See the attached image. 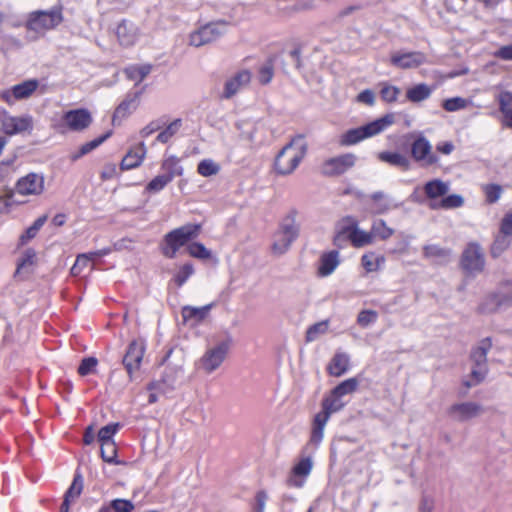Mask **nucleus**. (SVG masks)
Here are the masks:
<instances>
[{"instance_id": "obj_1", "label": "nucleus", "mask_w": 512, "mask_h": 512, "mask_svg": "<svg viewBox=\"0 0 512 512\" xmlns=\"http://www.w3.org/2000/svg\"><path fill=\"white\" fill-rule=\"evenodd\" d=\"M307 153V143L303 136H295L275 156L273 169L277 175L292 174Z\"/></svg>"}, {"instance_id": "obj_2", "label": "nucleus", "mask_w": 512, "mask_h": 512, "mask_svg": "<svg viewBox=\"0 0 512 512\" xmlns=\"http://www.w3.org/2000/svg\"><path fill=\"white\" fill-rule=\"evenodd\" d=\"M395 121L393 114H386L370 123L363 126L349 129L344 132L339 138L341 146H352L359 142L379 135L388 129Z\"/></svg>"}, {"instance_id": "obj_3", "label": "nucleus", "mask_w": 512, "mask_h": 512, "mask_svg": "<svg viewBox=\"0 0 512 512\" xmlns=\"http://www.w3.org/2000/svg\"><path fill=\"white\" fill-rule=\"evenodd\" d=\"M201 224L188 223L179 228L173 229L164 236L161 244L162 254L170 259L176 257L179 249L197 238L201 232Z\"/></svg>"}, {"instance_id": "obj_4", "label": "nucleus", "mask_w": 512, "mask_h": 512, "mask_svg": "<svg viewBox=\"0 0 512 512\" xmlns=\"http://www.w3.org/2000/svg\"><path fill=\"white\" fill-rule=\"evenodd\" d=\"M231 346L232 340L230 338L207 346L203 355L196 361V368L205 374L215 372L227 359Z\"/></svg>"}, {"instance_id": "obj_5", "label": "nucleus", "mask_w": 512, "mask_h": 512, "mask_svg": "<svg viewBox=\"0 0 512 512\" xmlns=\"http://www.w3.org/2000/svg\"><path fill=\"white\" fill-rule=\"evenodd\" d=\"M492 347V339L486 337L478 342L472 349L470 359L473 363L470 376L464 381L467 388L473 387L481 383L488 372L487 353Z\"/></svg>"}, {"instance_id": "obj_6", "label": "nucleus", "mask_w": 512, "mask_h": 512, "mask_svg": "<svg viewBox=\"0 0 512 512\" xmlns=\"http://www.w3.org/2000/svg\"><path fill=\"white\" fill-rule=\"evenodd\" d=\"M63 20L60 10L50 11H36L30 14L26 23L28 31L35 33V36L29 37L30 40H35L43 36L47 31L57 27Z\"/></svg>"}, {"instance_id": "obj_7", "label": "nucleus", "mask_w": 512, "mask_h": 512, "mask_svg": "<svg viewBox=\"0 0 512 512\" xmlns=\"http://www.w3.org/2000/svg\"><path fill=\"white\" fill-rule=\"evenodd\" d=\"M345 238H347L355 248H361L374 243L371 230L365 231L361 229L358 225V221L353 217L343 219V225L335 235L334 243L339 245V242Z\"/></svg>"}, {"instance_id": "obj_8", "label": "nucleus", "mask_w": 512, "mask_h": 512, "mask_svg": "<svg viewBox=\"0 0 512 512\" xmlns=\"http://www.w3.org/2000/svg\"><path fill=\"white\" fill-rule=\"evenodd\" d=\"M226 21H215L207 23L189 35V44L194 47H201L212 43L224 35L227 31Z\"/></svg>"}, {"instance_id": "obj_9", "label": "nucleus", "mask_w": 512, "mask_h": 512, "mask_svg": "<svg viewBox=\"0 0 512 512\" xmlns=\"http://www.w3.org/2000/svg\"><path fill=\"white\" fill-rule=\"evenodd\" d=\"M512 306V288H503L497 292L487 294L479 303L478 311L481 314L502 312Z\"/></svg>"}, {"instance_id": "obj_10", "label": "nucleus", "mask_w": 512, "mask_h": 512, "mask_svg": "<svg viewBox=\"0 0 512 512\" xmlns=\"http://www.w3.org/2000/svg\"><path fill=\"white\" fill-rule=\"evenodd\" d=\"M0 129L6 136H14L33 129V118L30 115L13 116L6 111L0 114Z\"/></svg>"}, {"instance_id": "obj_11", "label": "nucleus", "mask_w": 512, "mask_h": 512, "mask_svg": "<svg viewBox=\"0 0 512 512\" xmlns=\"http://www.w3.org/2000/svg\"><path fill=\"white\" fill-rule=\"evenodd\" d=\"M92 123V115L85 108L66 111L61 119L60 126L69 131L81 132L86 130Z\"/></svg>"}, {"instance_id": "obj_12", "label": "nucleus", "mask_w": 512, "mask_h": 512, "mask_svg": "<svg viewBox=\"0 0 512 512\" xmlns=\"http://www.w3.org/2000/svg\"><path fill=\"white\" fill-rule=\"evenodd\" d=\"M44 190V176L33 172L19 178L15 185V193L21 196H39Z\"/></svg>"}, {"instance_id": "obj_13", "label": "nucleus", "mask_w": 512, "mask_h": 512, "mask_svg": "<svg viewBox=\"0 0 512 512\" xmlns=\"http://www.w3.org/2000/svg\"><path fill=\"white\" fill-rule=\"evenodd\" d=\"M461 264L469 273H480L485 266L484 254L476 243H470L462 254Z\"/></svg>"}, {"instance_id": "obj_14", "label": "nucleus", "mask_w": 512, "mask_h": 512, "mask_svg": "<svg viewBox=\"0 0 512 512\" xmlns=\"http://www.w3.org/2000/svg\"><path fill=\"white\" fill-rule=\"evenodd\" d=\"M145 349V342L141 339L133 340L129 344L127 352L123 358V364L130 378H132V375L135 371L139 370L144 357Z\"/></svg>"}, {"instance_id": "obj_15", "label": "nucleus", "mask_w": 512, "mask_h": 512, "mask_svg": "<svg viewBox=\"0 0 512 512\" xmlns=\"http://www.w3.org/2000/svg\"><path fill=\"white\" fill-rule=\"evenodd\" d=\"M411 155L422 166H431L438 162V157L432 152L430 142L423 136L418 137L412 143Z\"/></svg>"}, {"instance_id": "obj_16", "label": "nucleus", "mask_w": 512, "mask_h": 512, "mask_svg": "<svg viewBox=\"0 0 512 512\" xmlns=\"http://www.w3.org/2000/svg\"><path fill=\"white\" fill-rule=\"evenodd\" d=\"M356 160L357 157L353 153H345L325 161L322 166V171L328 176L341 175L352 168Z\"/></svg>"}, {"instance_id": "obj_17", "label": "nucleus", "mask_w": 512, "mask_h": 512, "mask_svg": "<svg viewBox=\"0 0 512 512\" xmlns=\"http://www.w3.org/2000/svg\"><path fill=\"white\" fill-rule=\"evenodd\" d=\"M39 81L29 79L12 86L10 89L1 92V98L7 103H13L16 100H22L30 97L38 88Z\"/></svg>"}, {"instance_id": "obj_18", "label": "nucleus", "mask_w": 512, "mask_h": 512, "mask_svg": "<svg viewBox=\"0 0 512 512\" xmlns=\"http://www.w3.org/2000/svg\"><path fill=\"white\" fill-rule=\"evenodd\" d=\"M481 412V406L475 402L456 403L448 409V415L459 422L470 420Z\"/></svg>"}, {"instance_id": "obj_19", "label": "nucleus", "mask_w": 512, "mask_h": 512, "mask_svg": "<svg viewBox=\"0 0 512 512\" xmlns=\"http://www.w3.org/2000/svg\"><path fill=\"white\" fill-rule=\"evenodd\" d=\"M116 36L120 45L133 46L139 39V28L128 20H122L116 28Z\"/></svg>"}, {"instance_id": "obj_20", "label": "nucleus", "mask_w": 512, "mask_h": 512, "mask_svg": "<svg viewBox=\"0 0 512 512\" xmlns=\"http://www.w3.org/2000/svg\"><path fill=\"white\" fill-rule=\"evenodd\" d=\"M370 201V212L374 215H382L388 213L390 210L399 207L398 204L394 203L392 199L383 193L377 191L368 196Z\"/></svg>"}, {"instance_id": "obj_21", "label": "nucleus", "mask_w": 512, "mask_h": 512, "mask_svg": "<svg viewBox=\"0 0 512 512\" xmlns=\"http://www.w3.org/2000/svg\"><path fill=\"white\" fill-rule=\"evenodd\" d=\"M312 470V461L310 458L300 460L292 469V472L287 479V484L290 487L301 488L305 479L308 477Z\"/></svg>"}, {"instance_id": "obj_22", "label": "nucleus", "mask_w": 512, "mask_h": 512, "mask_svg": "<svg viewBox=\"0 0 512 512\" xmlns=\"http://www.w3.org/2000/svg\"><path fill=\"white\" fill-rule=\"evenodd\" d=\"M426 61L421 52L394 53L391 56V63L402 69L416 68Z\"/></svg>"}, {"instance_id": "obj_23", "label": "nucleus", "mask_w": 512, "mask_h": 512, "mask_svg": "<svg viewBox=\"0 0 512 512\" xmlns=\"http://www.w3.org/2000/svg\"><path fill=\"white\" fill-rule=\"evenodd\" d=\"M251 80V73L248 70L239 71L233 77L228 79L225 82L224 86V97L231 98L234 96L241 88L245 87L249 84Z\"/></svg>"}, {"instance_id": "obj_24", "label": "nucleus", "mask_w": 512, "mask_h": 512, "mask_svg": "<svg viewBox=\"0 0 512 512\" xmlns=\"http://www.w3.org/2000/svg\"><path fill=\"white\" fill-rule=\"evenodd\" d=\"M146 152L147 150L143 142L132 147L123 157L121 169L130 170L140 166L146 156Z\"/></svg>"}, {"instance_id": "obj_25", "label": "nucleus", "mask_w": 512, "mask_h": 512, "mask_svg": "<svg viewBox=\"0 0 512 512\" xmlns=\"http://www.w3.org/2000/svg\"><path fill=\"white\" fill-rule=\"evenodd\" d=\"M340 264L339 252L332 250L321 255L317 268L320 277L331 275Z\"/></svg>"}, {"instance_id": "obj_26", "label": "nucleus", "mask_w": 512, "mask_h": 512, "mask_svg": "<svg viewBox=\"0 0 512 512\" xmlns=\"http://www.w3.org/2000/svg\"><path fill=\"white\" fill-rule=\"evenodd\" d=\"M450 184L441 179H432L423 186L425 196L431 202H439V198H443L449 191Z\"/></svg>"}, {"instance_id": "obj_27", "label": "nucleus", "mask_w": 512, "mask_h": 512, "mask_svg": "<svg viewBox=\"0 0 512 512\" xmlns=\"http://www.w3.org/2000/svg\"><path fill=\"white\" fill-rule=\"evenodd\" d=\"M503 126L512 129V92L502 91L497 96Z\"/></svg>"}, {"instance_id": "obj_28", "label": "nucleus", "mask_w": 512, "mask_h": 512, "mask_svg": "<svg viewBox=\"0 0 512 512\" xmlns=\"http://www.w3.org/2000/svg\"><path fill=\"white\" fill-rule=\"evenodd\" d=\"M330 418L327 417L326 413L318 412L313 419L311 435H310V444L315 447L319 446L324 437V428L329 421Z\"/></svg>"}, {"instance_id": "obj_29", "label": "nucleus", "mask_w": 512, "mask_h": 512, "mask_svg": "<svg viewBox=\"0 0 512 512\" xmlns=\"http://www.w3.org/2000/svg\"><path fill=\"white\" fill-rule=\"evenodd\" d=\"M385 257L376 254L374 251H368L361 256V266L366 273H373L379 271L385 264Z\"/></svg>"}, {"instance_id": "obj_30", "label": "nucleus", "mask_w": 512, "mask_h": 512, "mask_svg": "<svg viewBox=\"0 0 512 512\" xmlns=\"http://www.w3.org/2000/svg\"><path fill=\"white\" fill-rule=\"evenodd\" d=\"M350 364V357L348 354L338 352L334 355L328 365V372L330 375L339 377L347 372Z\"/></svg>"}, {"instance_id": "obj_31", "label": "nucleus", "mask_w": 512, "mask_h": 512, "mask_svg": "<svg viewBox=\"0 0 512 512\" xmlns=\"http://www.w3.org/2000/svg\"><path fill=\"white\" fill-rule=\"evenodd\" d=\"M424 256L438 264L446 263L450 260L451 251L438 245H426L423 248Z\"/></svg>"}, {"instance_id": "obj_32", "label": "nucleus", "mask_w": 512, "mask_h": 512, "mask_svg": "<svg viewBox=\"0 0 512 512\" xmlns=\"http://www.w3.org/2000/svg\"><path fill=\"white\" fill-rule=\"evenodd\" d=\"M378 159L403 170H408L410 168V160L408 157L398 152H380L378 154Z\"/></svg>"}, {"instance_id": "obj_33", "label": "nucleus", "mask_w": 512, "mask_h": 512, "mask_svg": "<svg viewBox=\"0 0 512 512\" xmlns=\"http://www.w3.org/2000/svg\"><path fill=\"white\" fill-rule=\"evenodd\" d=\"M161 170L164 172L163 175L170 178V181L183 174V167L180 164V159L176 156H168L164 158L161 163Z\"/></svg>"}, {"instance_id": "obj_34", "label": "nucleus", "mask_w": 512, "mask_h": 512, "mask_svg": "<svg viewBox=\"0 0 512 512\" xmlns=\"http://www.w3.org/2000/svg\"><path fill=\"white\" fill-rule=\"evenodd\" d=\"M464 204V199L461 195L451 194L445 195L439 202H431L429 207L431 209H454L462 207Z\"/></svg>"}, {"instance_id": "obj_35", "label": "nucleus", "mask_w": 512, "mask_h": 512, "mask_svg": "<svg viewBox=\"0 0 512 512\" xmlns=\"http://www.w3.org/2000/svg\"><path fill=\"white\" fill-rule=\"evenodd\" d=\"M394 229L389 227L385 220L376 219L371 224V233L373 241L375 238L385 241L394 234Z\"/></svg>"}, {"instance_id": "obj_36", "label": "nucleus", "mask_w": 512, "mask_h": 512, "mask_svg": "<svg viewBox=\"0 0 512 512\" xmlns=\"http://www.w3.org/2000/svg\"><path fill=\"white\" fill-rule=\"evenodd\" d=\"M345 404L346 402L339 396H336L332 391L331 394L323 400L320 413H326L327 417L330 418L331 414L340 411Z\"/></svg>"}, {"instance_id": "obj_37", "label": "nucleus", "mask_w": 512, "mask_h": 512, "mask_svg": "<svg viewBox=\"0 0 512 512\" xmlns=\"http://www.w3.org/2000/svg\"><path fill=\"white\" fill-rule=\"evenodd\" d=\"M137 107V95H134L133 97H128L125 100H123L118 107L116 108L114 115H113V121L116 120H122L126 118L128 115H130Z\"/></svg>"}, {"instance_id": "obj_38", "label": "nucleus", "mask_w": 512, "mask_h": 512, "mask_svg": "<svg viewBox=\"0 0 512 512\" xmlns=\"http://www.w3.org/2000/svg\"><path fill=\"white\" fill-rule=\"evenodd\" d=\"M431 93L432 89L427 84L421 83L409 88L406 97L409 101L418 103L429 98Z\"/></svg>"}, {"instance_id": "obj_39", "label": "nucleus", "mask_w": 512, "mask_h": 512, "mask_svg": "<svg viewBox=\"0 0 512 512\" xmlns=\"http://www.w3.org/2000/svg\"><path fill=\"white\" fill-rule=\"evenodd\" d=\"M151 65H132L125 69V74L127 78L136 83H140L144 80V78L151 72Z\"/></svg>"}, {"instance_id": "obj_40", "label": "nucleus", "mask_w": 512, "mask_h": 512, "mask_svg": "<svg viewBox=\"0 0 512 512\" xmlns=\"http://www.w3.org/2000/svg\"><path fill=\"white\" fill-rule=\"evenodd\" d=\"M278 231L288 239L295 241L299 234V226L297 225L293 216H287L281 222Z\"/></svg>"}, {"instance_id": "obj_41", "label": "nucleus", "mask_w": 512, "mask_h": 512, "mask_svg": "<svg viewBox=\"0 0 512 512\" xmlns=\"http://www.w3.org/2000/svg\"><path fill=\"white\" fill-rule=\"evenodd\" d=\"M278 231L288 239L295 241L299 234V226L297 225L293 216H287L281 222Z\"/></svg>"}, {"instance_id": "obj_42", "label": "nucleus", "mask_w": 512, "mask_h": 512, "mask_svg": "<svg viewBox=\"0 0 512 512\" xmlns=\"http://www.w3.org/2000/svg\"><path fill=\"white\" fill-rule=\"evenodd\" d=\"M109 137V134H105L103 136H100L92 141H89L85 144H83L78 151L71 153L70 159L72 161H76L80 159L82 156L90 153L94 149H96L99 145H101L107 138Z\"/></svg>"}, {"instance_id": "obj_43", "label": "nucleus", "mask_w": 512, "mask_h": 512, "mask_svg": "<svg viewBox=\"0 0 512 512\" xmlns=\"http://www.w3.org/2000/svg\"><path fill=\"white\" fill-rule=\"evenodd\" d=\"M220 170L221 166L210 158L201 160L197 165V172L203 177L215 176L220 172Z\"/></svg>"}, {"instance_id": "obj_44", "label": "nucleus", "mask_w": 512, "mask_h": 512, "mask_svg": "<svg viewBox=\"0 0 512 512\" xmlns=\"http://www.w3.org/2000/svg\"><path fill=\"white\" fill-rule=\"evenodd\" d=\"M210 309V306H203V307H192V306H186L182 309V317L184 321L189 320H195L196 322L202 321L208 311Z\"/></svg>"}, {"instance_id": "obj_45", "label": "nucleus", "mask_w": 512, "mask_h": 512, "mask_svg": "<svg viewBox=\"0 0 512 512\" xmlns=\"http://www.w3.org/2000/svg\"><path fill=\"white\" fill-rule=\"evenodd\" d=\"M134 505L126 499H114L108 505L101 507L99 512H132Z\"/></svg>"}, {"instance_id": "obj_46", "label": "nucleus", "mask_w": 512, "mask_h": 512, "mask_svg": "<svg viewBox=\"0 0 512 512\" xmlns=\"http://www.w3.org/2000/svg\"><path fill=\"white\" fill-rule=\"evenodd\" d=\"M512 242V237L498 233L495 237V240L491 246V254L493 257L500 256L505 250H507Z\"/></svg>"}, {"instance_id": "obj_47", "label": "nucleus", "mask_w": 512, "mask_h": 512, "mask_svg": "<svg viewBox=\"0 0 512 512\" xmlns=\"http://www.w3.org/2000/svg\"><path fill=\"white\" fill-rule=\"evenodd\" d=\"M293 241L277 231L274 234L272 252L275 255H283L288 251Z\"/></svg>"}, {"instance_id": "obj_48", "label": "nucleus", "mask_w": 512, "mask_h": 512, "mask_svg": "<svg viewBox=\"0 0 512 512\" xmlns=\"http://www.w3.org/2000/svg\"><path fill=\"white\" fill-rule=\"evenodd\" d=\"M358 380L356 378H349L339 385H337L332 391L336 396L343 398L346 395L352 394L358 387Z\"/></svg>"}, {"instance_id": "obj_49", "label": "nucleus", "mask_w": 512, "mask_h": 512, "mask_svg": "<svg viewBox=\"0 0 512 512\" xmlns=\"http://www.w3.org/2000/svg\"><path fill=\"white\" fill-rule=\"evenodd\" d=\"M274 76V65L271 60L264 62L258 69L257 80L260 84L266 85L271 82Z\"/></svg>"}, {"instance_id": "obj_50", "label": "nucleus", "mask_w": 512, "mask_h": 512, "mask_svg": "<svg viewBox=\"0 0 512 512\" xmlns=\"http://www.w3.org/2000/svg\"><path fill=\"white\" fill-rule=\"evenodd\" d=\"M328 327L329 322L327 320L313 324L307 329L306 341H315L320 335H323L328 331Z\"/></svg>"}, {"instance_id": "obj_51", "label": "nucleus", "mask_w": 512, "mask_h": 512, "mask_svg": "<svg viewBox=\"0 0 512 512\" xmlns=\"http://www.w3.org/2000/svg\"><path fill=\"white\" fill-rule=\"evenodd\" d=\"M187 251L191 257L197 259L207 260L211 257V251L199 242L189 243L187 246Z\"/></svg>"}, {"instance_id": "obj_52", "label": "nucleus", "mask_w": 512, "mask_h": 512, "mask_svg": "<svg viewBox=\"0 0 512 512\" xmlns=\"http://www.w3.org/2000/svg\"><path fill=\"white\" fill-rule=\"evenodd\" d=\"M180 127L181 120H174L157 135L156 140L160 143H167L179 131Z\"/></svg>"}, {"instance_id": "obj_53", "label": "nucleus", "mask_w": 512, "mask_h": 512, "mask_svg": "<svg viewBox=\"0 0 512 512\" xmlns=\"http://www.w3.org/2000/svg\"><path fill=\"white\" fill-rule=\"evenodd\" d=\"M470 101L462 97H453L443 101L442 107L448 112H455L465 109Z\"/></svg>"}, {"instance_id": "obj_54", "label": "nucleus", "mask_w": 512, "mask_h": 512, "mask_svg": "<svg viewBox=\"0 0 512 512\" xmlns=\"http://www.w3.org/2000/svg\"><path fill=\"white\" fill-rule=\"evenodd\" d=\"M82 489H83V479L80 475H76L74 477V480H73L72 484L70 485L69 489L65 493L64 499H66L70 502H73L80 496Z\"/></svg>"}, {"instance_id": "obj_55", "label": "nucleus", "mask_w": 512, "mask_h": 512, "mask_svg": "<svg viewBox=\"0 0 512 512\" xmlns=\"http://www.w3.org/2000/svg\"><path fill=\"white\" fill-rule=\"evenodd\" d=\"M194 273V267L191 263H185L182 266L179 267L177 272L174 275V282L177 284V286H182L189 277Z\"/></svg>"}, {"instance_id": "obj_56", "label": "nucleus", "mask_w": 512, "mask_h": 512, "mask_svg": "<svg viewBox=\"0 0 512 512\" xmlns=\"http://www.w3.org/2000/svg\"><path fill=\"white\" fill-rule=\"evenodd\" d=\"M119 424H108L102 427L98 432V441L100 444L114 442L113 437L117 433Z\"/></svg>"}, {"instance_id": "obj_57", "label": "nucleus", "mask_w": 512, "mask_h": 512, "mask_svg": "<svg viewBox=\"0 0 512 512\" xmlns=\"http://www.w3.org/2000/svg\"><path fill=\"white\" fill-rule=\"evenodd\" d=\"M170 178L163 174L154 177L146 186V191L150 193H157L163 190L169 184Z\"/></svg>"}, {"instance_id": "obj_58", "label": "nucleus", "mask_w": 512, "mask_h": 512, "mask_svg": "<svg viewBox=\"0 0 512 512\" xmlns=\"http://www.w3.org/2000/svg\"><path fill=\"white\" fill-rule=\"evenodd\" d=\"M486 201L490 204L497 202L502 194V187L498 184H486L482 186Z\"/></svg>"}, {"instance_id": "obj_59", "label": "nucleus", "mask_w": 512, "mask_h": 512, "mask_svg": "<svg viewBox=\"0 0 512 512\" xmlns=\"http://www.w3.org/2000/svg\"><path fill=\"white\" fill-rule=\"evenodd\" d=\"M101 457L107 463H116L117 449L115 442L100 444Z\"/></svg>"}, {"instance_id": "obj_60", "label": "nucleus", "mask_w": 512, "mask_h": 512, "mask_svg": "<svg viewBox=\"0 0 512 512\" xmlns=\"http://www.w3.org/2000/svg\"><path fill=\"white\" fill-rule=\"evenodd\" d=\"M93 261L90 253L78 255L74 265L71 268V274L74 276L79 275L88 265Z\"/></svg>"}, {"instance_id": "obj_61", "label": "nucleus", "mask_w": 512, "mask_h": 512, "mask_svg": "<svg viewBox=\"0 0 512 512\" xmlns=\"http://www.w3.org/2000/svg\"><path fill=\"white\" fill-rule=\"evenodd\" d=\"M378 314L374 310H362L357 317V323L361 327H368L369 325L376 322Z\"/></svg>"}, {"instance_id": "obj_62", "label": "nucleus", "mask_w": 512, "mask_h": 512, "mask_svg": "<svg viewBox=\"0 0 512 512\" xmlns=\"http://www.w3.org/2000/svg\"><path fill=\"white\" fill-rule=\"evenodd\" d=\"M381 98L386 102H394L397 100L400 89L396 86L385 84L381 89Z\"/></svg>"}, {"instance_id": "obj_63", "label": "nucleus", "mask_w": 512, "mask_h": 512, "mask_svg": "<svg viewBox=\"0 0 512 512\" xmlns=\"http://www.w3.org/2000/svg\"><path fill=\"white\" fill-rule=\"evenodd\" d=\"M97 366V359L94 357L84 358L78 367V373L81 376H86L92 373Z\"/></svg>"}, {"instance_id": "obj_64", "label": "nucleus", "mask_w": 512, "mask_h": 512, "mask_svg": "<svg viewBox=\"0 0 512 512\" xmlns=\"http://www.w3.org/2000/svg\"><path fill=\"white\" fill-rule=\"evenodd\" d=\"M499 233L512 237V209L502 218Z\"/></svg>"}]
</instances>
